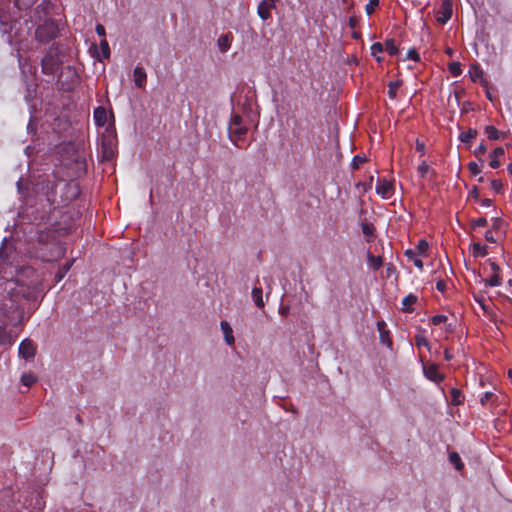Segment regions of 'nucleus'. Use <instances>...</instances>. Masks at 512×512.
I'll return each instance as SVG.
<instances>
[{
	"label": "nucleus",
	"instance_id": "obj_4",
	"mask_svg": "<svg viewBox=\"0 0 512 512\" xmlns=\"http://www.w3.org/2000/svg\"><path fill=\"white\" fill-rule=\"evenodd\" d=\"M111 117H112V115L109 114L104 107H97L93 113V118H94L96 125L99 127H105V130L107 132L109 131V128L111 126V122H110Z\"/></svg>",
	"mask_w": 512,
	"mask_h": 512
},
{
	"label": "nucleus",
	"instance_id": "obj_21",
	"mask_svg": "<svg viewBox=\"0 0 512 512\" xmlns=\"http://www.w3.org/2000/svg\"><path fill=\"white\" fill-rule=\"evenodd\" d=\"M481 282H483L486 287H496L501 284V277L498 273H494L489 279H482Z\"/></svg>",
	"mask_w": 512,
	"mask_h": 512
},
{
	"label": "nucleus",
	"instance_id": "obj_23",
	"mask_svg": "<svg viewBox=\"0 0 512 512\" xmlns=\"http://www.w3.org/2000/svg\"><path fill=\"white\" fill-rule=\"evenodd\" d=\"M417 302V297L413 294H409L402 300L403 310L411 311V306Z\"/></svg>",
	"mask_w": 512,
	"mask_h": 512
},
{
	"label": "nucleus",
	"instance_id": "obj_14",
	"mask_svg": "<svg viewBox=\"0 0 512 512\" xmlns=\"http://www.w3.org/2000/svg\"><path fill=\"white\" fill-rule=\"evenodd\" d=\"M504 154L505 151L502 147L495 148L490 154L491 161L489 163V166L493 169H497L498 167H500L499 157L503 156Z\"/></svg>",
	"mask_w": 512,
	"mask_h": 512
},
{
	"label": "nucleus",
	"instance_id": "obj_20",
	"mask_svg": "<svg viewBox=\"0 0 512 512\" xmlns=\"http://www.w3.org/2000/svg\"><path fill=\"white\" fill-rule=\"evenodd\" d=\"M472 249H473V256L476 258L484 257L488 254L487 247L478 242L472 244Z\"/></svg>",
	"mask_w": 512,
	"mask_h": 512
},
{
	"label": "nucleus",
	"instance_id": "obj_31",
	"mask_svg": "<svg viewBox=\"0 0 512 512\" xmlns=\"http://www.w3.org/2000/svg\"><path fill=\"white\" fill-rule=\"evenodd\" d=\"M361 229L365 236L367 237H373L375 233V227L372 223H361Z\"/></svg>",
	"mask_w": 512,
	"mask_h": 512
},
{
	"label": "nucleus",
	"instance_id": "obj_24",
	"mask_svg": "<svg viewBox=\"0 0 512 512\" xmlns=\"http://www.w3.org/2000/svg\"><path fill=\"white\" fill-rule=\"evenodd\" d=\"M402 82L400 80L392 81L388 84V95L391 99H395L397 95V91L401 86Z\"/></svg>",
	"mask_w": 512,
	"mask_h": 512
},
{
	"label": "nucleus",
	"instance_id": "obj_44",
	"mask_svg": "<svg viewBox=\"0 0 512 512\" xmlns=\"http://www.w3.org/2000/svg\"><path fill=\"white\" fill-rule=\"evenodd\" d=\"M503 188V185L500 180H492L491 181V189L496 193H499Z\"/></svg>",
	"mask_w": 512,
	"mask_h": 512
},
{
	"label": "nucleus",
	"instance_id": "obj_32",
	"mask_svg": "<svg viewBox=\"0 0 512 512\" xmlns=\"http://www.w3.org/2000/svg\"><path fill=\"white\" fill-rule=\"evenodd\" d=\"M448 70L454 77H458L462 73L461 64L459 62L449 63Z\"/></svg>",
	"mask_w": 512,
	"mask_h": 512
},
{
	"label": "nucleus",
	"instance_id": "obj_60",
	"mask_svg": "<svg viewBox=\"0 0 512 512\" xmlns=\"http://www.w3.org/2000/svg\"><path fill=\"white\" fill-rule=\"evenodd\" d=\"M17 188H18L19 192H22V181H21V179H19L18 182H17Z\"/></svg>",
	"mask_w": 512,
	"mask_h": 512
},
{
	"label": "nucleus",
	"instance_id": "obj_63",
	"mask_svg": "<svg viewBox=\"0 0 512 512\" xmlns=\"http://www.w3.org/2000/svg\"><path fill=\"white\" fill-rule=\"evenodd\" d=\"M57 250H58L57 251V256H59V255H61L63 253V250L58 245H57Z\"/></svg>",
	"mask_w": 512,
	"mask_h": 512
},
{
	"label": "nucleus",
	"instance_id": "obj_5",
	"mask_svg": "<svg viewBox=\"0 0 512 512\" xmlns=\"http://www.w3.org/2000/svg\"><path fill=\"white\" fill-rule=\"evenodd\" d=\"M19 356L26 360L31 359L35 356L36 346L30 339H24L18 349Z\"/></svg>",
	"mask_w": 512,
	"mask_h": 512
},
{
	"label": "nucleus",
	"instance_id": "obj_43",
	"mask_svg": "<svg viewBox=\"0 0 512 512\" xmlns=\"http://www.w3.org/2000/svg\"><path fill=\"white\" fill-rule=\"evenodd\" d=\"M447 321V316L439 314L432 317V323L434 325H439Z\"/></svg>",
	"mask_w": 512,
	"mask_h": 512
},
{
	"label": "nucleus",
	"instance_id": "obj_40",
	"mask_svg": "<svg viewBox=\"0 0 512 512\" xmlns=\"http://www.w3.org/2000/svg\"><path fill=\"white\" fill-rule=\"evenodd\" d=\"M406 59L413 60L415 62H418L420 60V55L415 49H410L407 52Z\"/></svg>",
	"mask_w": 512,
	"mask_h": 512
},
{
	"label": "nucleus",
	"instance_id": "obj_27",
	"mask_svg": "<svg viewBox=\"0 0 512 512\" xmlns=\"http://www.w3.org/2000/svg\"><path fill=\"white\" fill-rule=\"evenodd\" d=\"M72 264H73V260H71L70 262H67L63 267H61L59 269V271L55 275L57 282L61 281L65 277L67 272L70 270Z\"/></svg>",
	"mask_w": 512,
	"mask_h": 512
},
{
	"label": "nucleus",
	"instance_id": "obj_53",
	"mask_svg": "<svg viewBox=\"0 0 512 512\" xmlns=\"http://www.w3.org/2000/svg\"><path fill=\"white\" fill-rule=\"evenodd\" d=\"M96 33L100 36V37H104L105 36V28L103 25L101 24H98L96 26Z\"/></svg>",
	"mask_w": 512,
	"mask_h": 512
},
{
	"label": "nucleus",
	"instance_id": "obj_38",
	"mask_svg": "<svg viewBox=\"0 0 512 512\" xmlns=\"http://www.w3.org/2000/svg\"><path fill=\"white\" fill-rule=\"evenodd\" d=\"M428 243L427 241L421 239L418 241V244L416 246V249L418 250L419 254H424L428 250Z\"/></svg>",
	"mask_w": 512,
	"mask_h": 512
},
{
	"label": "nucleus",
	"instance_id": "obj_50",
	"mask_svg": "<svg viewBox=\"0 0 512 512\" xmlns=\"http://www.w3.org/2000/svg\"><path fill=\"white\" fill-rule=\"evenodd\" d=\"M446 288V283L444 280H438L436 283V289L440 292H444Z\"/></svg>",
	"mask_w": 512,
	"mask_h": 512
},
{
	"label": "nucleus",
	"instance_id": "obj_54",
	"mask_svg": "<svg viewBox=\"0 0 512 512\" xmlns=\"http://www.w3.org/2000/svg\"><path fill=\"white\" fill-rule=\"evenodd\" d=\"M416 150L423 154L425 151V144L423 142H420L419 140H417L416 141Z\"/></svg>",
	"mask_w": 512,
	"mask_h": 512
},
{
	"label": "nucleus",
	"instance_id": "obj_7",
	"mask_svg": "<svg viewBox=\"0 0 512 512\" xmlns=\"http://www.w3.org/2000/svg\"><path fill=\"white\" fill-rule=\"evenodd\" d=\"M452 17V1L444 0L440 10L437 12V21L440 24H446Z\"/></svg>",
	"mask_w": 512,
	"mask_h": 512
},
{
	"label": "nucleus",
	"instance_id": "obj_62",
	"mask_svg": "<svg viewBox=\"0 0 512 512\" xmlns=\"http://www.w3.org/2000/svg\"><path fill=\"white\" fill-rule=\"evenodd\" d=\"M507 170H508V173L512 176V163H509Z\"/></svg>",
	"mask_w": 512,
	"mask_h": 512
},
{
	"label": "nucleus",
	"instance_id": "obj_33",
	"mask_svg": "<svg viewBox=\"0 0 512 512\" xmlns=\"http://www.w3.org/2000/svg\"><path fill=\"white\" fill-rule=\"evenodd\" d=\"M367 158L365 156L355 155L351 162V168L357 170L361 164L365 163Z\"/></svg>",
	"mask_w": 512,
	"mask_h": 512
},
{
	"label": "nucleus",
	"instance_id": "obj_45",
	"mask_svg": "<svg viewBox=\"0 0 512 512\" xmlns=\"http://www.w3.org/2000/svg\"><path fill=\"white\" fill-rule=\"evenodd\" d=\"M487 152V147L484 143H481L475 150H474V155L475 156H480V155H483Z\"/></svg>",
	"mask_w": 512,
	"mask_h": 512
},
{
	"label": "nucleus",
	"instance_id": "obj_55",
	"mask_svg": "<svg viewBox=\"0 0 512 512\" xmlns=\"http://www.w3.org/2000/svg\"><path fill=\"white\" fill-rule=\"evenodd\" d=\"M52 233L51 232H42L40 233L39 235V242H44L48 239V237L51 235Z\"/></svg>",
	"mask_w": 512,
	"mask_h": 512
},
{
	"label": "nucleus",
	"instance_id": "obj_47",
	"mask_svg": "<svg viewBox=\"0 0 512 512\" xmlns=\"http://www.w3.org/2000/svg\"><path fill=\"white\" fill-rule=\"evenodd\" d=\"M469 197L474 199V200H478L479 199V189L477 186H474L470 192H469Z\"/></svg>",
	"mask_w": 512,
	"mask_h": 512
},
{
	"label": "nucleus",
	"instance_id": "obj_11",
	"mask_svg": "<svg viewBox=\"0 0 512 512\" xmlns=\"http://www.w3.org/2000/svg\"><path fill=\"white\" fill-rule=\"evenodd\" d=\"M377 328L379 331L380 341L381 343L387 345L388 347L392 346V340L389 338V331L386 330V323L384 321H379L377 323Z\"/></svg>",
	"mask_w": 512,
	"mask_h": 512
},
{
	"label": "nucleus",
	"instance_id": "obj_17",
	"mask_svg": "<svg viewBox=\"0 0 512 512\" xmlns=\"http://www.w3.org/2000/svg\"><path fill=\"white\" fill-rule=\"evenodd\" d=\"M367 260H368L369 267L375 271L378 270L383 264V260H382L381 256H374L371 253H368Z\"/></svg>",
	"mask_w": 512,
	"mask_h": 512
},
{
	"label": "nucleus",
	"instance_id": "obj_19",
	"mask_svg": "<svg viewBox=\"0 0 512 512\" xmlns=\"http://www.w3.org/2000/svg\"><path fill=\"white\" fill-rule=\"evenodd\" d=\"M109 55H110V51H109L108 42L105 39H103L100 42L99 52L97 53V57L99 60H102V59L108 58Z\"/></svg>",
	"mask_w": 512,
	"mask_h": 512
},
{
	"label": "nucleus",
	"instance_id": "obj_8",
	"mask_svg": "<svg viewBox=\"0 0 512 512\" xmlns=\"http://www.w3.org/2000/svg\"><path fill=\"white\" fill-rule=\"evenodd\" d=\"M393 184L388 181H381L378 179L376 185V193L382 198L387 199L393 194Z\"/></svg>",
	"mask_w": 512,
	"mask_h": 512
},
{
	"label": "nucleus",
	"instance_id": "obj_10",
	"mask_svg": "<svg viewBox=\"0 0 512 512\" xmlns=\"http://www.w3.org/2000/svg\"><path fill=\"white\" fill-rule=\"evenodd\" d=\"M133 80L138 88H143L146 85L147 74L142 67H136L133 71Z\"/></svg>",
	"mask_w": 512,
	"mask_h": 512
},
{
	"label": "nucleus",
	"instance_id": "obj_52",
	"mask_svg": "<svg viewBox=\"0 0 512 512\" xmlns=\"http://www.w3.org/2000/svg\"><path fill=\"white\" fill-rule=\"evenodd\" d=\"M485 239L486 241L490 242V243H495L496 242V239L494 238L492 232L490 230H487L486 233H485Z\"/></svg>",
	"mask_w": 512,
	"mask_h": 512
},
{
	"label": "nucleus",
	"instance_id": "obj_61",
	"mask_svg": "<svg viewBox=\"0 0 512 512\" xmlns=\"http://www.w3.org/2000/svg\"><path fill=\"white\" fill-rule=\"evenodd\" d=\"M352 36L354 39H359L361 37L360 33L356 32V31L353 32Z\"/></svg>",
	"mask_w": 512,
	"mask_h": 512
},
{
	"label": "nucleus",
	"instance_id": "obj_42",
	"mask_svg": "<svg viewBox=\"0 0 512 512\" xmlns=\"http://www.w3.org/2000/svg\"><path fill=\"white\" fill-rule=\"evenodd\" d=\"M415 342L418 347L419 346H425V347L429 346L428 340L423 335H416Z\"/></svg>",
	"mask_w": 512,
	"mask_h": 512
},
{
	"label": "nucleus",
	"instance_id": "obj_51",
	"mask_svg": "<svg viewBox=\"0 0 512 512\" xmlns=\"http://www.w3.org/2000/svg\"><path fill=\"white\" fill-rule=\"evenodd\" d=\"M290 312V307L287 305V306H280L279 308V314L282 315V316H287Z\"/></svg>",
	"mask_w": 512,
	"mask_h": 512
},
{
	"label": "nucleus",
	"instance_id": "obj_41",
	"mask_svg": "<svg viewBox=\"0 0 512 512\" xmlns=\"http://www.w3.org/2000/svg\"><path fill=\"white\" fill-rule=\"evenodd\" d=\"M468 169L471 172L472 175L476 176L481 173V169L479 168L478 164L476 162H470L468 164Z\"/></svg>",
	"mask_w": 512,
	"mask_h": 512
},
{
	"label": "nucleus",
	"instance_id": "obj_18",
	"mask_svg": "<svg viewBox=\"0 0 512 512\" xmlns=\"http://www.w3.org/2000/svg\"><path fill=\"white\" fill-rule=\"evenodd\" d=\"M449 461L458 471H461L464 468V464L461 460V457L457 452L449 453Z\"/></svg>",
	"mask_w": 512,
	"mask_h": 512
},
{
	"label": "nucleus",
	"instance_id": "obj_46",
	"mask_svg": "<svg viewBox=\"0 0 512 512\" xmlns=\"http://www.w3.org/2000/svg\"><path fill=\"white\" fill-rule=\"evenodd\" d=\"M493 393L492 392H485L482 397L480 398V402L482 405H485L486 402H488L492 397H493Z\"/></svg>",
	"mask_w": 512,
	"mask_h": 512
},
{
	"label": "nucleus",
	"instance_id": "obj_9",
	"mask_svg": "<svg viewBox=\"0 0 512 512\" xmlns=\"http://www.w3.org/2000/svg\"><path fill=\"white\" fill-rule=\"evenodd\" d=\"M424 374L429 380L434 381L436 383H439L444 379V376L439 373L438 367L435 364H432L428 367H424Z\"/></svg>",
	"mask_w": 512,
	"mask_h": 512
},
{
	"label": "nucleus",
	"instance_id": "obj_1",
	"mask_svg": "<svg viewBox=\"0 0 512 512\" xmlns=\"http://www.w3.org/2000/svg\"><path fill=\"white\" fill-rule=\"evenodd\" d=\"M8 299L0 307L2 314L9 323L16 325L22 321L24 308L21 301H36L42 292V281L38 273L31 267H23L15 279L5 283Z\"/></svg>",
	"mask_w": 512,
	"mask_h": 512
},
{
	"label": "nucleus",
	"instance_id": "obj_26",
	"mask_svg": "<svg viewBox=\"0 0 512 512\" xmlns=\"http://www.w3.org/2000/svg\"><path fill=\"white\" fill-rule=\"evenodd\" d=\"M450 395H451V402L453 405H459L462 403L463 401V396H462V393L459 389L457 388H452L451 391H450Z\"/></svg>",
	"mask_w": 512,
	"mask_h": 512
},
{
	"label": "nucleus",
	"instance_id": "obj_29",
	"mask_svg": "<svg viewBox=\"0 0 512 512\" xmlns=\"http://www.w3.org/2000/svg\"><path fill=\"white\" fill-rule=\"evenodd\" d=\"M385 49L390 56H395L398 53V48L395 44L394 39H388L385 42Z\"/></svg>",
	"mask_w": 512,
	"mask_h": 512
},
{
	"label": "nucleus",
	"instance_id": "obj_13",
	"mask_svg": "<svg viewBox=\"0 0 512 512\" xmlns=\"http://www.w3.org/2000/svg\"><path fill=\"white\" fill-rule=\"evenodd\" d=\"M221 330L223 331L225 342L227 345H233L234 344V336H233V330L230 326V324L227 321H222L220 323Z\"/></svg>",
	"mask_w": 512,
	"mask_h": 512
},
{
	"label": "nucleus",
	"instance_id": "obj_28",
	"mask_svg": "<svg viewBox=\"0 0 512 512\" xmlns=\"http://www.w3.org/2000/svg\"><path fill=\"white\" fill-rule=\"evenodd\" d=\"M370 49H371V55L376 58V61L381 62L382 58L377 55L383 52V50H384L383 45L379 42H376L371 46Z\"/></svg>",
	"mask_w": 512,
	"mask_h": 512
},
{
	"label": "nucleus",
	"instance_id": "obj_34",
	"mask_svg": "<svg viewBox=\"0 0 512 512\" xmlns=\"http://www.w3.org/2000/svg\"><path fill=\"white\" fill-rule=\"evenodd\" d=\"M405 255L410 258L411 260H413L414 262V265L420 269L423 268V262L421 259H416L414 258V256L416 255V252L414 250H411V249H408L406 250L405 252Z\"/></svg>",
	"mask_w": 512,
	"mask_h": 512
},
{
	"label": "nucleus",
	"instance_id": "obj_36",
	"mask_svg": "<svg viewBox=\"0 0 512 512\" xmlns=\"http://www.w3.org/2000/svg\"><path fill=\"white\" fill-rule=\"evenodd\" d=\"M487 224H488V221L484 217H480L477 220H473L471 222V226L473 229H475L476 227H485V226H487Z\"/></svg>",
	"mask_w": 512,
	"mask_h": 512
},
{
	"label": "nucleus",
	"instance_id": "obj_59",
	"mask_svg": "<svg viewBox=\"0 0 512 512\" xmlns=\"http://www.w3.org/2000/svg\"><path fill=\"white\" fill-rule=\"evenodd\" d=\"M445 53H446L448 56L452 57V56L454 55V50H453L451 47H447V48L445 49Z\"/></svg>",
	"mask_w": 512,
	"mask_h": 512
},
{
	"label": "nucleus",
	"instance_id": "obj_39",
	"mask_svg": "<svg viewBox=\"0 0 512 512\" xmlns=\"http://www.w3.org/2000/svg\"><path fill=\"white\" fill-rule=\"evenodd\" d=\"M430 167L429 165L423 161L419 166H418V173L419 175L424 178L426 176V174L428 173Z\"/></svg>",
	"mask_w": 512,
	"mask_h": 512
},
{
	"label": "nucleus",
	"instance_id": "obj_57",
	"mask_svg": "<svg viewBox=\"0 0 512 512\" xmlns=\"http://www.w3.org/2000/svg\"><path fill=\"white\" fill-rule=\"evenodd\" d=\"M444 357H445V360H446V361H450V360H452L453 355H452V354H451V353L446 349V350L444 351Z\"/></svg>",
	"mask_w": 512,
	"mask_h": 512
},
{
	"label": "nucleus",
	"instance_id": "obj_48",
	"mask_svg": "<svg viewBox=\"0 0 512 512\" xmlns=\"http://www.w3.org/2000/svg\"><path fill=\"white\" fill-rule=\"evenodd\" d=\"M502 223H503L502 220L500 218L496 217L493 219L492 228L494 230H499L502 226Z\"/></svg>",
	"mask_w": 512,
	"mask_h": 512
},
{
	"label": "nucleus",
	"instance_id": "obj_3",
	"mask_svg": "<svg viewBox=\"0 0 512 512\" xmlns=\"http://www.w3.org/2000/svg\"><path fill=\"white\" fill-rule=\"evenodd\" d=\"M59 29L57 24L52 20L44 21L36 29V39L42 43H47L57 37Z\"/></svg>",
	"mask_w": 512,
	"mask_h": 512
},
{
	"label": "nucleus",
	"instance_id": "obj_22",
	"mask_svg": "<svg viewBox=\"0 0 512 512\" xmlns=\"http://www.w3.org/2000/svg\"><path fill=\"white\" fill-rule=\"evenodd\" d=\"M476 136H477V130L470 128L467 132H462L459 135V139L463 143H469Z\"/></svg>",
	"mask_w": 512,
	"mask_h": 512
},
{
	"label": "nucleus",
	"instance_id": "obj_56",
	"mask_svg": "<svg viewBox=\"0 0 512 512\" xmlns=\"http://www.w3.org/2000/svg\"><path fill=\"white\" fill-rule=\"evenodd\" d=\"M489 264H490V267H491V269H492V271L494 273H498L499 272L500 268H499V266L495 262L489 260Z\"/></svg>",
	"mask_w": 512,
	"mask_h": 512
},
{
	"label": "nucleus",
	"instance_id": "obj_25",
	"mask_svg": "<svg viewBox=\"0 0 512 512\" xmlns=\"http://www.w3.org/2000/svg\"><path fill=\"white\" fill-rule=\"evenodd\" d=\"M485 133L490 140H498L501 137V133L492 125L485 127Z\"/></svg>",
	"mask_w": 512,
	"mask_h": 512
},
{
	"label": "nucleus",
	"instance_id": "obj_15",
	"mask_svg": "<svg viewBox=\"0 0 512 512\" xmlns=\"http://www.w3.org/2000/svg\"><path fill=\"white\" fill-rule=\"evenodd\" d=\"M15 341V336H13L5 326L0 325V346L2 345H12Z\"/></svg>",
	"mask_w": 512,
	"mask_h": 512
},
{
	"label": "nucleus",
	"instance_id": "obj_35",
	"mask_svg": "<svg viewBox=\"0 0 512 512\" xmlns=\"http://www.w3.org/2000/svg\"><path fill=\"white\" fill-rule=\"evenodd\" d=\"M483 76V71L478 66H473L470 70V77L472 81H476L478 78Z\"/></svg>",
	"mask_w": 512,
	"mask_h": 512
},
{
	"label": "nucleus",
	"instance_id": "obj_2",
	"mask_svg": "<svg viewBox=\"0 0 512 512\" xmlns=\"http://www.w3.org/2000/svg\"><path fill=\"white\" fill-rule=\"evenodd\" d=\"M248 129L243 125V119L240 115L234 114L231 117L230 124L228 127V133L230 140L238 147H241L239 144L242 141L247 133Z\"/></svg>",
	"mask_w": 512,
	"mask_h": 512
},
{
	"label": "nucleus",
	"instance_id": "obj_30",
	"mask_svg": "<svg viewBox=\"0 0 512 512\" xmlns=\"http://www.w3.org/2000/svg\"><path fill=\"white\" fill-rule=\"evenodd\" d=\"M37 381V377L32 373L23 374L21 382L24 386L30 387Z\"/></svg>",
	"mask_w": 512,
	"mask_h": 512
},
{
	"label": "nucleus",
	"instance_id": "obj_12",
	"mask_svg": "<svg viewBox=\"0 0 512 512\" xmlns=\"http://www.w3.org/2000/svg\"><path fill=\"white\" fill-rule=\"evenodd\" d=\"M232 40L233 35L231 33L221 35L217 40L219 50L221 52H227L230 49Z\"/></svg>",
	"mask_w": 512,
	"mask_h": 512
},
{
	"label": "nucleus",
	"instance_id": "obj_37",
	"mask_svg": "<svg viewBox=\"0 0 512 512\" xmlns=\"http://www.w3.org/2000/svg\"><path fill=\"white\" fill-rule=\"evenodd\" d=\"M379 5V0H369V3L366 5L365 10L368 15L372 14L375 8Z\"/></svg>",
	"mask_w": 512,
	"mask_h": 512
},
{
	"label": "nucleus",
	"instance_id": "obj_6",
	"mask_svg": "<svg viewBox=\"0 0 512 512\" xmlns=\"http://www.w3.org/2000/svg\"><path fill=\"white\" fill-rule=\"evenodd\" d=\"M279 0H263L258 4L257 14L263 20L266 21L271 17V9L275 8L276 2Z\"/></svg>",
	"mask_w": 512,
	"mask_h": 512
},
{
	"label": "nucleus",
	"instance_id": "obj_64",
	"mask_svg": "<svg viewBox=\"0 0 512 512\" xmlns=\"http://www.w3.org/2000/svg\"><path fill=\"white\" fill-rule=\"evenodd\" d=\"M508 376L512 378V368L508 371Z\"/></svg>",
	"mask_w": 512,
	"mask_h": 512
},
{
	"label": "nucleus",
	"instance_id": "obj_49",
	"mask_svg": "<svg viewBox=\"0 0 512 512\" xmlns=\"http://www.w3.org/2000/svg\"><path fill=\"white\" fill-rule=\"evenodd\" d=\"M357 18L355 16H350L349 17V21H348V25L351 29H355L356 26H357Z\"/></svg>",
	"mask_w": 512,
	"mask_h": 512
},
{
	"label": "nucleus",
	"instance_id": "obj_16",
	"mask_svg": "<svg viewBox=\"0 0 512 512\" xmlns=\"http://www.w3.org/2000/svg\"><path fill=\"white\" fill-rule=\"evenodd\" d=\"M252 298L255 303V305L259 308L264 307V301H263V292L261 287H254L252 289Z\"/></svg>",
	"mask_w": 512,
	"mask_h": 512
},
{
	"label": "nucleus",
	"instance_id": "obj_58",
	"mask_svg": "<svg viewBox=\"0 0 512 512\" xmlns=\"http://www.w3.org/2000/svg\"><path fill=\"white\" fill-rule=\"evenodd\" d=\"M481 204H482L483 206H487V207H488V206H491V205H492V200H491V199H488V198H485V199H483V200L481 201Z\"/></svg>",
	"mask_w": 512,
	"mask_h": 512
}]
</instances>
